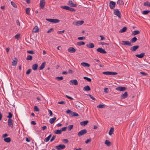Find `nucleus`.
<instances>
[{"label": "nucleus", "instance_id": "26", "mask_svg": "<svg viewBox=\"0 0 150 150\" xmlns=\"http://www.w3.org/2000/svg\"><path fill=\"white\" fill-rule=\"evenodd\" d=\"M71 116H78L79 115L78 113L75 112H71Z\"/></svg>", "mask_w": 150, "mask_h": 150}, {"label": "nucleus", "instance_id": "8", "mask_svg": "<svg viewBox=\"0 0 150 150\" xmlns=\"http://www.w3.org/2000/svg\"><path fill=\"white\" fill-rule=\"evenodd\" d=\"M122 45H126L130 46L132 45L129 41H122Z\"/></svg>", "mask_w": 150, "mask_h": 150}, {"label": "nucleus", "instance_id": "14", "mask_svg": "<svg viewBox=\"0 0 150 150\" xmlns=\"http://www.w3.org/2000/svg\"><path fill=\"white\" fill-rule=\"evenodd\" d=\"M139 48V46L138 45H136L133 46L131 47L130 50L132 52H134L136 51L137 49Z\"/></svg>", "mask_w": 150, "mask_h": 150}, {"label": "nucleus", "instance_id": "17", "mask_svg": "<svg viewBox=\"0 0 150 150\" xmlns=\"http://www.w3.org/2000/svg\"><path fill=\"white\" fill-rule=\"evenodd\" d=\"M70 82H71L72 84L75 85H77L78 84V82L76 79H74L70 80Z\"/></svg>", "mask_w": 150, "mask_h": 150}, {"label": "nucleus", "instance_id": "18", "mask_svg": "<svg viewBox=\"0 0 150 150\" xmlns=\"http://www.w3.org/2000/svg\"><path fill=\"white\" fill-rule=\"evenodd\" d=\"M86 46L87 47L90 48H93L94 47V44L91 43H90L88 44H87Z\"/></svg>", "mask_w": 150, "mask_h": 150}, {"label": "nucleus", "instance_id": "13", "mask_svg": "<svg viewBox=\"0 0 150 150\" xmlns=\"http://www.w3.org/2000/svg\"><path fill=\"white\" fill-rule=\"evenodd\" d=\"M116 89L117 91H125L126 89V88L125 87H117Z\"/></svg>", "mask_w": 150, "mask_h": 150}, {"label": "nucleus", "instance_id": "62", "mask_svg": "<svg viewBox=\"0 0 150 150\" xmlns=\"http://www.w3.org/2000/svg\"><path fill=\"white\" fill-rule=\"evenodd\" d=\"M91 141V139H87L85 142V143L86 144H88V142H90Z\"/></svg>", "mask_w": 150, "mask_h": 150}, {"label": "nucleus", "instance_id": "57", "mask_svg": "<svg viewBox=\"0 0 150 150\" xmlns=\"http://www.w3.org/2000/svg\"><path fill=\"white\" fill-rule=\"evenodd\" d=\"M67 127H64L62 128L61 129H60L61 130V132L62 131H65L67 129Z\"/></svg>", "mask_w": 150, "mask_h": 150}, {"label": "nucleus", "instance_id": "24", "mask_svg": "<svg viewBox=\"0 0 150 150\" xmlns=\"http://www.w3.org/2000/svg\"><path fill=\"white\" fill-rule=\"evenodd\" d=\"M38 67V65L35 64H33L32 67V69L33 70H36L37 69Z\"/></svg>", "mask_w": 150, "mask_h": 150}, {"label": "nucleus", "instance_id": "48", "mask_svg": "<svg viewBox=\"0 0 150 150\" xmlns=\"http://www.w3.org/2000/svg\"><path fill=\"white\" fill-rule=\"evenodd\" d=\"M110 71L103 72V74L106 75H110Z\"/></svg>", "mask_w": 150, "mask_h": 150}, {"label": "nucleus", "instance_id": "55", "mask_svg": "<svg viewBox=\"0 0 150 150\" xmlns=\"http://www.w3.org/2000/svg\"><path fill=\"white\" fill-rule=\"evenodd\" d=\"M78 39L79 40H82L85 39V37H79L78 38Z\"/></svg>", "mask_w": 150, "mask_h": 150}, {"label": "nucleus", "instance_id": "30", "mask_svg": "<svg viewBox=\"0 0 150 150\" xmlns=\"http://www.w3.org/2000/svg\"><path fill=\"white\" fill-rule=\"evenodd\" d=\"M51 137V134H50L44 140V141L46 142H48L50 139Z\"/></svg>", "mask_w": 150, "mask_h": 150}, {"label": "nucleus", "instance_id": "46", "mask_svg": "<svg viewBox=\"0 0 150 150\" xmlns=\"http://www.w3.org/2000/svg\"><path fill=\"white\" fill-rule=\"evenodd\" d=\"M56 79L58 80V81H60V80H62L63 79V77L62 76H61V77H56Z\"/></svg>", "mask_w": 150, "mask_h": 150}, {"label": "nucleus", "instance_id": "54", "mask_svg": "<svg viewBox=\"0 0 150 150\" xmlns=\"http://www.w3.org/2000/svg\"><path fill=\"white\" fill-rule=\"evenodd\" d=\"M104 107V105L102 104H100L97 106V108H102Z\"/></svg>", "mask_w": 150, "mask_h": 150}, {"label": "nucleus", "instance_id": "40", "mask_svg": "<svg viewBox=\"0 0 150 150\" xmlns=\"http://www.w3.org/2000/svg\"><path fill=\"white\" fill-rule=\"evenodd\" d=\"M117 3V4H119L120 5L123 4H124L122 0H118Z\"/></svg>", "mask_w": 150, "mask_h": 150}, {"label": "nucleus", "instance_id": "21", "mask_svg": "<svg viewBox=\"0 0 150 150\" xmlns=\"http://www.w3.org/2000/svg\"><path fill=\"white\" fill-rule=\"evenodd\" d=\"M145 55V53H142L140 54H137L136 55V56L139 58H142L144 57Z\"/></svg>", "mask_w": 150, "mask_h": 150}, {"label": "nucleus", "instance_id": "39", "mask_svg": "<svg viewBox=\"0 0 150 150\" xmlns=\"http://www.w3.org/2000/svg\"><path fill=\"white\" fill-rule=\"evenodd\" d=\"M150 12V11L149 10H146L142 11V13L143 14L146 15L148 13Z\"/></svg>", "mask_w": 150, "mask_h": 150}, {"label": "nucleus", "instance_id": "64", "mask_svg": "<svg viewBox=\"0 0 150 150\" xmlns=\"http://www.w3.org/2000/svg\"><path fill=\"white\" fill-rule=\"evenodd\" d=\"M48 112L49 113L50 115V116H51L52 115V111L50 110H48Z\"/></svg>", "mask_w": 150, "mask_h": 150}, {"label": "nucleus", "instance_id": "56", "mask_svg": "<svg viewBox=\"0 0 150 150\" xmlns=\"http://www.w3.org/2000/svg\"><path fill=\"white\" fill-rule=\"evenodd\" d=\"M27 52L30 54H34V52L33 50H29L27 51Z\"/></svg>", "mask_w": 150, "mask_h": 150}, {"label": "nucleus", "instance_id": "52", "mask_svg": "<svg viewBox=\"0 0 150 150\" xmlns=\"http://www.w3.org/2000/svg\"><path fill=\"white\" fill-rule=\"evenodd\" d=\"M56 137V135H53L52 136L51 139H50V141L51 142H52L53 141H54V140Z\"/></svg>", "mask_w": 150, "mask_h": 150}, {"label": "nucleus", "instance_id": "58", "mask_svg": "<svg viewBox=\"0 0 150 150\" xmlns=\"http://www.w3.org/2000/svg\"><path fill=\"white\" fill-rule=\"evenodd\" d=\"M69 10L71 11H76V10L74 8H71L70 7Z\"/></svg>", "mask_w": 150, "mask_h": 150}, {"label": "nucleus", "instance_id": "63", "mask_svg": "<svg viewBox=\"0 0 150 150\" xmlns=\"http://www.w3.org/2000/svg\"><path fill=\"white\" fill-rule=\"evenodd\" d=\"M65 96L67 98H68L69 99L72 100L74 99L73 98H72L70 96H69L67 95H66Z\"/></svg>", "mask_w": 150, "mask_h": 150}, {"label": "nucleus", "instance_id": "10", "mask_svg": "<svg viewBox=\"0 0 150 150\" xmlns=\"http://www.w3.org/2000/svg\"><path fill=\"white\" fill-rule=\"evenodd\" d=\"M115 5V3L114 1H111L110 2V8L112 9H114Z\"/></svg>", "mask_w": 150, "mask_h": 150}, {"label": "nucleus", "instance_id": "22", "mask_svg": "<svg viewBox=\"0 0 150 150\" xmlns=\"http://www.w3.org/2000/svg\"><path fill=\"white\" fill-rule=\"evenodd\" d=\"M81 64L82 66L84 67H89L90 66V65L89 64L86 62L81 63Z\"/></svg>", "mask_w": 150, "mask_h": 150}, {"label": "nucleus", "instance_id": "59", "mask_svg": "<svg viewBox=\"0 0 150 150\" xmlns=\"http://www.w3.org/2000/svg\"><path fill=\"white\" fill-rule=\"evenodd\" d=\"M73 125H69L68 126V129L69 130H71V129H72L73 127Z\"/></svg>", "mask_w": 150, "mask_h": 150}, {"label": "nucleus", "instance_id": "27", "mask_svg": "<svg viewBox=\"0 0 150 150\" xmlns=\"http://www.w3.org/2000/svg\"><path fill=\"white\" fill-rule=\"evenodd\" d=\"M4 141L6 142L9 143L11 142V139L10 137L5 138L4 139Z\"/></svg>", "mask_w": 150, "mask_h": 150}, {"label": "nucleus", "instance_id": "9", "mask_svg": "<svg viewBox=\"0 0 150 150\" xmlns=\"http://www.w3.org/2000/svg\"><path fill=\"white\" fill-rule=\"evenodd\" d=\"M83 22L84 21H79L74 22L73 24L76 25H79L82 24L83 23Z\"/></svg>", "mask_w": 150, "mask_h": 150}, {"label": "nucleus", "instance_id": "50", "mask_svg": "<svg viewBox=\"0 0 150 150\" xmlns=\"http://www.w3.org/2000/svg\"><path fill=\"white\" fill-rule=\"evenodd\" d=\"M87 95L89 96V97L93 100H96V98H95L93 97V96L91 95L90 94H88V95Z\"/></svg>", "mask_w": 150, "mask_h": 150}, {"label": "nucleus", "instance_id": "38", "mask_svg": "<svg viewBox=\"0 0 150 150\" xmlns=\"http://www.w3.org/2000/svg\"><path fill=\"white\" fill-rule=\"evenodd\" d=\"M127 29V28L126 27H123L122 29L120 30V33H123L125 32Z\"/></svg>", "mask_w": 150, "mask_h": 150}, {"label": "nucleus", "instance_id": "25", "mask_svg": "<svg viewBox=\"0 0 150 150\" xmlns=\"http://www.w3.org/2000/svg\"><path fill=\"white\" fill-rule=\"evenodd\" d=\"M56 119V118L55 117L51 118L49 120V122L51 124H52L54 122Z\"/></svg>", "mask_w": 150, "mask_h": 150}, {"label": "nucleus", "instance_id": "53", "mask_svg": "<svg viewBox=\"0 0 150 150\" xmlns=\"http://www.w3.org/2000/svg\"><path fill=\"white\" fill-rule=\"evenodd\" d=\"M117 73L116 72L110 71V75H115L117 74Z\"/></svg>", "mask_w": 150, "mask_h": 150}, {"label": "nucleus", "instance_id": "15", "mask_svg": "<svg viewBox=\"0 0 150 150\" xmlns=\"http://www.w3.org/2000/svg\"><path fill=\"white\" fill-rule=\"evenodd\" d=\"M39 28L37 26H35V27L33 28L32 32L33 33H37L39 31Z\"/></svg>", "mask_w": 150, "mask_h": 150}, {"label": "nucleus", "instance_id": "44", "mask_svg": "<svg viewBox=\"0 0 150 150\" xmlns=\"http://www.w3.org/2000/svg\"><path fill=\"white\" fill-rule=\"evenodd\" d=\"M8 113V115L7 116V117L9 118V119H11L13 115L10 112H9Z\"/></svg>", "mask_w": 150, "mask_h": 150}, {"label": "nucleus", "instance_id": "61", "mask_svg": "<svg viewBox=\"0 0 150 150\" xmlns=\"http://www.w3.org/2000/svg\"><path fill=\"white\" fill-rule=\"evenodd\" d=\"M31 70L30 69H28L26 72V74H29L31 72Z\"/></svg>", "mask_w": 150, "mask_h": 150}, {"label": "nucleus", "instance_id": "20", "mask_svg": "<svg viewBox=\"0 0 150 150\" xmlns=\"http://www.w3.org/2000/svg\"><path fill=\"white\" fill-rule=\"evenodd\" d=\"M91 90V88L89 86L87 85L85 86L83 88V90L84 91H89Z\"/></svg>", "mask_w": 150, "mask_h": 150}, {"label": "nucleus", "instance_id": "29", "mask_svg": "<svg viewBox=\"0 0 150 150\" xmlns=\"http://www.w3.org/2000/svg\"><path fill=\"white\" fill-rule=\"evenodd\" d=\"M45 62H43L41 65L40 67H39V69L40 70H42L43 69H44L45 67Z\"/></svg>", "mask_w": 150, "mask_h": 150}, {"label": "nucleus", "instance_id": "33", "mask_svg": "<svg viewBox=\"0 0 150 150\" xmlns=\"http://www.w3.org/2000/svg\"><path fill=\"white\" fill-rule=\"evenodd\" d=\"M77 45L78 46H80L82 45H84L85 43L83 42L82 41H80L79 42L77 43Z\"/></svg>", "mask_w": 150, "mask_h": 150}, {"label": "nucleus", "instance_id": "16", "mask_svg": "<svg viewBox=\"0 0 150 150\" xmlns=\"http://www.w3.org/2000/svg\"><path fill=\"white\" fill-rule=\"evenodd\" d=\"M68 51L71 53H74L76 51V50L73 47H70L68 49Z\"/></svg>", "mask_w": 150, "mask_h": 150}, {"label": "nucleus", "instance_id": "43", "mask_svg": "<svg viewBox=\"0 0 150 150\" xmlns=\"http://www.w3.org/2000/svg\"><path fill=\"white\" fill-rule=\"evenodd\" d=\"M144 6L150 7V3H149L148 2H146L144 3Z\"/></svg>", "mask_w": 150, "mask_h": 150}, {"label": "nucleus", "instance_id": "41", "mask_svg": "<svg viewBox=\"0 0 150 150\" xmlns=\"http://www.w3.org/2000/svg\"><path fill=\"white\" fill-rule=\"evenodd\" d=\"M32 57L30 55H28L27 56L26 59L27 60H32Z\"/></svg>", "mask_w": 150, "mask_h": 150}, {"label": "nucleus", "instance_id": "3", "mask_svg": "<svg viewBox=\"0 0 150 150\" xmlns=\"http://www.w3.org/2000/svg\"><path fill=\"white\" fill-rule=\"evenodd\" d=\"M87 133L86 129H83L81 130L78 133V135L79 137H81L82 135L85 134Z\"/></svg>", "mask_w": 150, "mask_h": 150}, {"label": "nucleus", "instance_id": "36", "mask_svg": "<svg viewBox=\"0 0 150 150\" xmlns=\"http://www.w3.org/2000/svg\"><path fill=\"white\" fill-rule=\"evenodd\" d=\"M30 9L29 8H26L25 12L28 15H30Z\"/></svg>", "mask_w": 150, "mask_h": 150}, {"label": "nucleus", "instance_id": "4", "mask_svg": "<svg viewBox=\"0 0 150 150\" xmlns=\"http://www.w3.org/2000/svg\"><path fill=\"white\" fill-rule=\"evenodd\" d=\"M77 108H82L83 106V105L79 102H77L75 104Z\"/></svg>", "mask_w": 150, "mask_h": 150}, {"label": "nucleus", "instance_id": "2", "mask_svg": "<svg viewBox=\"0 0 150 150\" xmlns=\"http://www.w3.org/2000/svg\"><path fill=\"white\" fill-rule=\"evenodd\" d=\"M45 4V0H41L40 2V8L41 9L44 8Z\"/></svg>", "mask_w": 150, "mask_h": 150}, {"label": "nucleus", "instance_id": "60", "mask_svg": "<svg viewBox=\"0 0 150 150\" xmlns=\"http://www.w3.org/2000/svg\"><path fill=\"white\" fill-rule=\"evenodd\" d=\"M64 32V30H63L62 31H58L57 32V33L58 34H61L63 33Z\"/></svg>", "mask_w": 150, "mask_h": 150}, {"label": "nucleus", "instance_id": "34", "mask_svg": "<svg viewBox=\"0 0 150 150\" xmlns=\"http://www.w3.org/2000/svg\"><path fill=\"white\" fill-rule=\"evenodd\" d=\"M69 7L67 6H61V8H63L64 9L67 10H69Z\"/></svg>", "mask_w": 150, "mask_h": 150}, {"label": "nucleus", "instance_id": "51", "mask_svg": "<svg viewBox=\"0 0 150 150\" xmlns=\"http://www.w3.org/2000/svg\"><path fill=\"white\" fill-rule=\"evenodd\" d=\"M17 62L15 60H13L12 62V65L13 66H15L17 64Z\"/></svg>", "mask_w": 150, "mask_h": 150}, {"label": "nucleus", "instance_id": "32", "mask_svg": "<svg viewBox=\"0 0 150 150\" xmlns=\"http://www.w3.org/2000/svg\"><path fill=\"white\" fill-rule=\"evenodd\" d=\"M105 144L108 146H110L111 142L108 140H107L105 141Z\"/></svg>", "mask_w": 150, "mask_h": 150}, {"label": "nucleus", "instance_id": "6", "mask_svg": "<svg viewBox=\"0 0 150 150\" xmlns=\"http://www.w3.org/2000/svg\"><path fill=\"white\" fill-rule=\"evenodd\" d=\"M114 14L116 15L119 18H121V13L119 11L118 9H115L114 10Z\"/></svg>", "mask_w": 150, "mask_h": 150}, {"label": "nucleus", "instance_id": "19", "mask_svg": "<svg viewBox=\"0 0 150 150\" xmlns=\"http://www.w3.org/2000/svg\"><path fill=\"white\" fill-rule=\"evenodd\" d=\"M127 96V92H126L125 93L122 95L121 96V99H125L126 98Z\"/></svg>", "mask_w": 150, "mask_h": 150}, {"label": "nucleus", "instance_id": "5", "mask_svg": "<svg viewBox=\"0 0 150 150\" xmlns=\"http://www.w3.org/2000/svg\"><path fill=\"white\" fill-rule=\"evenodd\" d=\"M56 149L57 150H61L64 149L65 146L64 144H59L55 147Z\"/></svg>", "mask_w": 150, "mask_h": 150}, {"label": "nucleus", "instance_id": "45", "mask_svg": "<svg viewBox=\"0 0 150 150\" xmlns=\"http://www.w3.org/2000/svg\"><path fill=\"white\" fill-rule=\"evenodd\" d=\"M11 4L12 5L14 8H16L17 7V6L16 5V4H15L14 2L13 1H11Z\"/></svg>", "mask_w": 150, "mask_h": 150}, {"label": "nucleus", "instance_id": "35", "mask_svg": "<svg viewBox=\"0 0 150 150\" xmlns=\"http://www.w3.org/2000/svg\"><path fill=\"white\" fill-rule=\"evenodd\" d=\"M140 33L139 30H134L132 32V34L134 35L138 34Z\"/></svg>", "mask_w": 150, "mask_h": 150}, {"label": "nucleus", "instance_id": "23", "mask_svg": "<svg viewBox=\"0 0 150 150\" xmlns=\"http://www.w3.org/2000/svg\"><path fill=\"white\" fill-rule=\"evenodd\" d=\"M88 122V121L87 120H86L85 121H83L80 122V125L82 126H85L86 125Z\"/></svg>", "mask_w": 150, "mask_h": 150}, {"label": "nucleus", "instance_id": "42", "mask_svg": "<svg viewBox=\"0 0 150 150\" xmlns=\"http://www.w3.org/2000/svg\"><path fill=\"white\" fill-rule=\"evenodd\" d=\"M83 79H85L87 81H88V82H91V79L87 77H84Z\"/></svg>", "mask_w": 150, "mask_h": 150}, {"label": "nucleus", "instance_id": "7", "mask_svg": "<svg viewBox=\"0 0 150 150\" xmlns=\"http://www.w3.org/2000/svg\"><path fill=\"white\" fill-rule=\"evenodd\" d=\"M97 51L102 54H106V52L103 49L101 48H98L96 50Z\"/></svg>", "mask_w": 150, "mask_h": 150}, {"label": "nucleus", "instance_id": "31", "mask_svg": "<svg viewBox=\"0 0 150 150\" xmlns=\"http://www.w3.org/2000/svg\"><path fill=\"white\" fill-rule=\"evenodd\" d=\"M54 132L55 134H60L62 133V132L60 129L55 130Z\"/></svg>", "mask_w": 150, "mask_h": 150}, {"label": "nucleus", "instance_id": "1", "mask_svg": "<svg viewBox=\"0 0 150 150\" xmlns=\"http://www.w3.org/2000/svg\"><path fill=\"white\" fill-rule=\"evenodd\" d=\"M46 20L50 22L57 23L59 22V20L57 19L46 18Z\"/></svg>", "mask_w": 150, "mask_h": 150}, {"label": "nucleus", "instance_id": "37", "mask_svg": "<svg viewBox=\"0 0 150 150\" xmlns=\"http://www.w3.org/2000/svg\"><path fill=\"white\" fill-rule=\"evenodd\" d=\"M137 38L135 37L131 39V41L132 43H134L137 41Z\"/></svg>", "mask_w": 150, "mask_h": 150}, {"label": "nucleus", "instance_id": "11", "mask_svg": "<svg viewBox=\"0 0 150 150\" xmlns=\"http://www.w3.org/2000/svg\"><path fill=\"white\" fill-rule=\"evenodd\" d=\"M13 120L12 119H9L8 120V126L9 127H13Z\"/></svg>", "mask_w": 150, "mask_h": 150}, {"label": "nucleus", "instance_id": "49", "mask_svg": "<svg viewBox=\"0 0 150 150\" xmlns=\"http://www.w3.org/2000/svg\"><path fill=\"white\" fill-rule=\"evenodd\" d=\"M34 110L35 111L38 112L39 111V109L37 106H34Z\"/></svg>", "mask_w": 150, "mask_h": 150}, {"label": "nucleus", "instance_id": "47", "mask_svg": "<svg viewBox=\"0 0 150 150\" xmlns=\"http://www.w3.org/2000/svg\"><path fill=\"white\" fill-rule=\"evenodd\" d=\"M20 36V33H18L14 36V37L16 39H18L19 38Z\"/></svg>", "mask_w": 150, "mask_h": 150}, {"label": "nucleus", "instance_id": "12", "mask_svg": "<svg viewBox=\"0 0 150 150\" xmlns=\"http://www.w3.org/2000/svg\"><path fill=\"white\" fill-rule=\"evenodd\" d=\"M68 4L70 6L72 7H76V4H74L73 2L71 1H69L68 2Z\"/></svg>", "mask_w": 150, "mask_h": 150}, {"label": "nucleus", "instance_id": "28", "mask_svg": "<svg viewBox=\"0 0 150 150\" xmlns=\"http://www.w3.org/2000/svg\"><path fill=\"white\" fill-rule=\"evenodd\" d=\"M114 128L113 127H111L109 132V134L110 135L112 134L114 131Z\"/></svg>", "mask_w": 150, "mask_h": 150}]
</instances>
